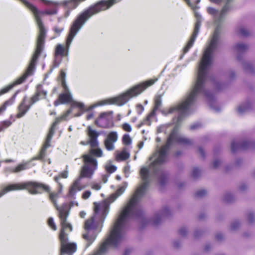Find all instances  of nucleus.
<instances>
[{"label": "nucleus", "mask_w": 255, "mask_h": 255, "mask_svg": "<svg viewBox=\"0 0 255 255\" xmlns=\"http://www.w3.org/2000/svg\"><path fill=\"white\" fill-rule=\"evenodd\" d=\"M220 32L218 28H216L209 45L204 51L199 66L197 79L194 87L186 94L183 100L180 103L170 108H165L161 111V113L166 116L177 112L178 115L175 118L176 125L169 134L166 144L149 158L150 161L152 160L153 158H155L154 160L150 163L149 168L152 171L154 176L158 180L161 186L165 185L168 175L167 172L160 167V165L167 161L168 151L173 142L183 145H191L193 143L192 140L178 134V126L182 122L185 116L188 113L197 96L203 95L211 108L217 112L220 111L219 109L214 107V96L211 92L207 89L209 80H210L216 86V90L218 91L224 89L227 87L225 83H216L214 78L210 77L208 75V69L212 63L213 53L217 47Z\"/></svg>", "instance_id": "1"}, {"label": "nucleus", "mask_w": 255, "mask_h": 255, "mask_svg": "<svg viewBox=\"0 0 255 255\" xmlns=\"http://www.w3.org/2000/svg\"><path fill=\"white\" fill-rule=\"evenodd\" d=\"M140 175L143 183L136 190L127 205L124 208L109 237L101 245L99 249L92 255H104L108 251L109 246L118 247L125 240L126 228L129 219H134L143 222L144 214L139 202L145 194L150 183L149 171L147 167H142Z\"/></svg>", "instance_id": "2"}, {"label": "nucleus", "mask_w": 255, "mask_h": 255, "mask_svg": "<svg viewBox=\"0 0 255 255\" xmlns=\"http://www.w3.org/2000/svg\"><path fill=\"white\" fill-rule=\"evenodd\" d=\"M121 0H101L78 14L71 24L66 39L65 45L64 46L61 44H58L55 47L54 66L55 67H58L61 63L62 58L64 56L67 57L68 56L70 47L73 39L90 17L101 11L110 8L114 4Z\"/></svg>", "instance_id": "3"}, {"label": "nucleus", "mask_w": 255, "mask_h": 255, "mask_svg": "<svg viewBox=\"0 0 255 255\" xmlns=\"http://www.w3.org/2000/svg\"><path fill=\"white\" fill-rule=\"evenodd\" d=\"M88 134L90 137L89 143L91 149L89 150V154L82 156L84 164L82 168L80 176L74 182L69 189L68 196L71 198L73 197L77 191L81 190L84 188L80 183L81 178L84 177L91 178L97 169L98 161L92 156L97 157L103 156V151L99 147V143L98 141V137L99 136L100 133L89 126L88 127Z\"/></svg>", "instance_id": "4"}, {"label": "nucleus", "mask_w": 255, "mask_h": 255, "mask_svg": "<svg viewBox=\"0 0 255 255\" xmlns=\"http://www.w3.org/2000/svg\"><path fill=\"white\" fill-rule=\"evenodd\" d=\"M157 80V78L148 80L131 87L117 97L98 102L88 107H86L83 103L75 102L73 104V106L78 107L80 109V112L76 114L75 117H80L85 112L91 111L97 107L105 105L115 104L120 106H123L130 99L137 96L148 87L152 86Z\"/></svg>", "instance_id": "5"}, {"label": "nucleus", "mask_w": 255, "mask_h": 255, "mask_svg": "<svg viewBox=\"0 0 255 255\" xmlns=\"http://www.w3.org/2000/svg\"><path fill=\"white\" fill-rule=\"evenodd\" d=\"M58 194L59 193H51L49 195V198L58 211V216L61 226L59 238L62 243V251L63 252L65 251V249L69 248L73 252H74L76 251L77 246L75 243L68 242V234L66 232H71L72 227L70 224L67 222V218L69 215L70 208L74 205L77 206L78 203L76 201H71L69 204L64 203L61 207H59L55 200Z\"/></svg>", "instance_id": "6"}, {"label": "nucleus", "mask_w": 255, "mask_h": 255, "mask_svg": "<svg viewBox=\"0 0 255 255\" xmlns=\"http://www.w3.org/2000/svg\"><path fill=\"white\" fill-rule=\"evenodd\" d=\"M95 215L91 219L87 220L85 222V228L87 231V233L83 234V238L86 240V248L89 247L95 241L97 236L98 233H96V230L99 226L100 232L103 226V223L108 213L109 206L106 203L101 204L94 203Z\"/></svg>", "instance_id": "7"}, {"label": "nucleus", "mask_w": 255, "mask_h": 255, "mask_svg": "<svg viewBox=\"0 0 255 255\" xmlns=\"http://www.w3.org/2000/svg\"><path fill=\"white\" fill-rule=\"evenodd\" d=\"M72 108L69 109L67 112L62 115L61 117L56 118L54 122L52 124L51 128H50L49 132L47 135L45 141L41 149L39 154L38 156L34 157L31 158L30 160L27 161H23L21 163L17 165V166L11 171L12 173H18L23 170H25L30 168V167L34 166V164H31V163L33 160H42L45 157L46 154V150L47 148L51 146V140L55 133V130L56 126L62 121L66 120L67 117L71 113Z\"/></svg>", "instance_id": "8"}, {"label": "nucleus", "mask_w": 255, "mask_h": 255, "mask_svg": "<svg viewBox=\"0 0 255 255\" xmlns=\"http://www.w3.org/2000/svg\"><path fill=\"white\" fill-rule=\"evenodd\" d=\"M27 189L32 194L41 193L42 191H49L50 187L46 185L32 181L9 184L0 191V198L8 192Z\"/></svg>", "instance_id": "9"}, {"label": "nucleus", "mask_w": 255, "mask_h": 255, "mask_svg": "<svg viewBox=\"0 0 255 255\" xmlns=\"http://www.w3.org/2000/svg\"><path fill=\"white\" fill-rule=\"evenodd\" d=\"M232 0H226L225 4L220 12L212 7L207 8L208 12L213 16L215 23L218 26L224 21L227 12L231 9L230 3Z\"/></svg>", "instance_id": "10"}, {"label": "nucleus", "mask_w": 255, "mask_h": 255, "mask_svg": "<svg viewBox=\"0 0 255 255\" xmlns=\"http://www.w3.org/2000/svg\"><path fill=\"white\" fill-rule=\"evenodd\" d=\"M195 16L196 18V22L195 25L194 31L187 45L185 46L183 49V54L181 55L180 58V59H182L183 57V55L187 53L189 51V50L192 47L199 33L202 21V16L200 13L197 12L195 13Z\"/></svg>", "instance_id": "11"}, {"label": "nucleus", "mask_w": 255, "mask_h": 255, "mask_svg": "<svg viewBox=\"0 0 255 255\" xmlns=\"http://www.w3.org/2000/svg\"><path fill=\"white\" fill-rule=\"evenodd\" d=\"M255 142L247 140H242L238 142L233 140L231 143V150L233 153H235L240 150H245L254 147Z\"/></svg>", "instance_id": "12"}, {"label": "nucleus", "mask_w": 255, "mask_h": 255, "mask_svg": "<svg viewBox=\"0 0 255 255\" xmlns=\"http://www.w3.org/2000/svg\"><path fill=\"white\" fill-rule=\"evenodd\" d=\"M62 85L65 92L60 94L59 96L58 99L54 102V105L55 106H58L60 103L65 104L69 103L72 100V95L64 80L62 82Z\"/></svg>", "instance_id": "13"}, {"label": "nucleus", "mask_w": 255, "mask_h": 255, "mask_svg": "<svg viewBox=\"0 0 255 255\" xmlns=\"http://www.w3.org/2000/svg\"><path fill=\"white\" fill-rule=\"evenodd\" d=\"M111 117L107 113H102L95 120V124L100 128H109L111 124Z\"/></svg>", "instance_id": "14"}, {"label": "nucleus", "mask_w": 255, "mask_h": 255, "mask_svg": "<svg viewBox=\"0 0 255 255\" xmlns=\"http://www.w3.org/2000/svg\"><path fill=\"white\" fill-rule=\"evenodd\" d=\"M27 97L24 96L17 107L18 113L16 115L17 118L19 119L23 117L31 107V104H30L29 103L27 104Z\"/></svg>", "instance_id": "15"}, {"label": "nucleus", "mask_w": 255, "mask_h": 255, "mask_svg": "<svg viewBox=\"0 0 255 255\" xmlns=\"http://www.w3.org/2000/svg\"><path fill=\"white\" fill-rule=\"evenodd\" d=\"M170 215V212L167 207H165L159 214H157L153 220V225L155 226L159 225L163 217Z\"/></svg>", "instance_id": "16"}, {"label": "nucleus", "mask_w": 255, "mask_h": 255, "mask_svg": "<svg viewBox=\"0 0 255 255\" xmlns=\"http://www.w3.org/2000/svg\"><path fill=\"white\" fill-rule=\"evenodd\" d=\"M162 105V98L160 95H157L155 97L154 107L153 111L147 116V120L149 118H154L155 116V112Z\"/></svg>", "instance_id": "17"}, {"label": "nucleus", "mask_w": 255, "mask_h": 255, "mask_svg": "<svg viewBox=\"0 0 255 255\" xmlns=\"http://www.w3.org/2000/svg\"><path fill=\"white\" fill-rule=\"evenodd\" d=\"M127 187V184L125 183L124 185L120 187L119 188L117 189L116 192L113 194L108 199V202L109 203H112L120 195H121L125 191L126 188Z\"/></svg>", "instance_id": "18"}, {"label": "nucleus", "mask_w": 255, "mask_h": 255, "mask_svg": "<svg viewBox=\"0 0 255 255\" xmlns=\"http://www.w3.org/2000/svg\"><path fill=\"white\" fill-rule=\"evenodd\" d=\"M19 92V90L16 91L11 98L6 101L0 107V115L2 114L6 110L8 106H11L14 103L17 95Z\"/></svg>", "instance_id": "19"}, {"label": "nucleus", "mask_w": 255, "mask_h": 255, "mask_svg": "<svg viewBox=\"0 0 255 255\" xmlns=\"http://www.w3.org/2000/svg\"><path fill=\"white\" fill-rule=\"evenodd\" d=\"M235 50L239 53L238 55L237 56V59L239 61L241 60V57L240 56V54L243 53L248 48V46L243 43H237L234 47Z\"/></svg>", "instance_id": "20"}, {"label": "nucleus", "mask_w": 255, "mask_h": 255, "mask_svg": "<svg viewBox=\"0 0 255 255\" xmlns=\"http://www.w3.org/2000/svg\"><path fill=\"white\" fill-rule=\"evenodd\" d=\"M251 103L247 102L245 103L240 105L238 108V112L240 114H243L246 111H249L251 108Z\"/></svg>", "instance_id": "21"}, {"label": "nucleus", "mask_w": 255, "mask_h": 255, "mask_svg": "<svg viewBox=\"0 0 255 255\" xmlns=\"http://www.w3.org/2000/svg\"><path fill=\"white\" fill-rule=\"evenodd\" d=\"M36 93L39 95L41 99H45L47 95V91L43 89L42 85L38 84L36 89Z\"/></svg>", "instance_id": "22"}, {"label": "nucleus", "mask_w": 255, "mask_h": 255, "mask_svg": "<svg viewBox=\"0 0 255 255\" xmlns=\"http://www.w3.org/2000/svg\"><path fill=\"white\" fill-rule=\"evenodd\" d=\"M129 157V153L124 150L117 155L116 159L117 160H125L128 159Z\"/></svg>", "instance_id": "23"}, {"label": "nucleus", "mask_w": 255, "mask_h": 255, "mask_svg": "<svg viewBox=\"0 0 255 255\" xmlns=\"http://www.w3.org/2000/svg\"><path fill=\"white\" fill-rule=\"evenodd\" d=\"M68 177V171H64V172H62L59 176H56L54 177V180L55 182H56L59 184V186L60 188L59 192H61V189L62 188V185L59 182V180L61 177L66 178Z\"/></svg>", "instance_id": "24"}, {"label": "nucleus", "mask_w": 255, "mask_h": 255, "mask_svg": "<svg viewBox=\"0 0 255 255\" xmlns=\"http://www.w3.org/2000/svg\"><path fill=\"white\" fill-rule=\"evenodd\" d=\"M108 140L115 143L118 140V133L116 131H112L110 132L107 138Z\"/></svg>", "instance_id": "25"}, {"label": "nucleus", "mask_w": 255, "mask_h": 255, "mask_svg": "<svg viewBox=\"0 0 255 255\" xmlns=\"http://www.w3.org/2000/svg\"><path fill=\"white\" fill-rule=\"evenodd\" d=\"M115 143L106 139L104 141V144L107 150L108 151L113 150L115 149Z\"/></svg>", "instance_id": "26"}, {"label": "nucleus", "mask_w": 255, "mask_h": 255, "mask_svg": "<svg viewBox=\"0 0 255 255\" xmlns=\"http://www.w3.org/2000/svg\"><path fill=\"white\" fill-rule=\"evenodd\" d=\"M12 124V122L9 120H5L0 123V132L4 130L9 127Z\"/></svg>", "instance_id": "27"}, {"label": "nucleus", "mask_w": 255, "mask_h": 255, "mask_svg": "<svg viewBox=\"0 0 255 255\" xmlns=\"http://www.w3.org/2000/svg\"><path fill=\"white\" fill-rule=\"evenodd\" d=\"M123 143L124 144L128 145L131 144L132 140L130 136L128 134H125L123 135L122 138Z\"/></svg>", "instance_id": "28"}, {"label": "nucleus", "mask_w": 255, "mask_h": 255, "mask_svg": "<svg viewBox=\"0 0 255 255\" xmlns=\"http://www.w3.org/2000/svg\"><path fill=\"white\" fill-rule=\"evenodd\" d=\"M243 66L245 70L250 73L254 72L253 67L252 65L248 62H244L243 63Z\"/></svg>", "instance_id": "29"}, {"label": "nucleus", "mask_w": 255, "mask_h": 255, "mask_svg": "<svg viewBox=\"0 0 255 255\" xmlns=\"http://www.w3.org/2000/svg\"><path fill=\"white\" fill-rule=\"evenodd\" d=\"M64 30V27H59L57 25L54 26L52 28V30L54 31L55 34H56V36H59Z\"/></svg>", "instance_id": "30"}, {"label": "nucleus", "mask_w": 255, "mask_h": 255, "mask_svg": "<svg viewBox=\"0 0 255 255\" xmlns=\"http://www.w3.org/2000/svg\"><path fill=\"white\" fill-rule=\"evenodd\" d=\"M59 239H60L59 238ZM60 244H61V247H60V255H62L63 254H68V255H72L74 253H75L76 252L74 251V252H73L71 250H70L69 248H68L67 249H65V251H62V243H61V240H60Z\"/></svg>", "instance_id": "31"}, {"label": "nucleus", "mask_w": 255, "mask_h": 255, "mask_svg": "<svg viewBox=\"0 0 255 255\" xmlns=\"http://www.w3.org/2000/svg\"><path fill=\"white\" fill-rule=\"evenodd\" d=\"M40 96L38 95L36 92L35 95H34L30 99V101L29 103L30 104H31V106L33 105L34 104H35L36 102L38 101L39 99L41 98L39 97Z\"/></svg>", "instance_id": "32"}, {"label": "nucleus", "mask_w": 255, "mask_h": 255, "mask_svg": "<svg viewBox=\"0 0 255 255\" xmlns=\"http://www.w3.org/2000/svg\"><path fill=\"white\" fill-rule=\"evenodd\" d=\"M169 126V125H162L157 128V132L158 133L164 132L166 133L167 132V129Z\"/></svg>", "instance_id": "33"}, {"label": "nucleus", "mask_w": 255, "mask_h": 255, "mask_svg": "<svg viewBox=\"0 0 255 255\" xmlns=\"http://www.w3.org/2000/svg\"><path fill=\"white\" fill-rule=\"evenodd\" d=\"M234 196L231 193H227L224 196V200L226 202L230 203L233 201Z\"/></svg>", "instance_id": "34"}, {"label": "nucleus", "mask_w": 255, "mask_h": 255, "mask_svg": "<svg viewBox=\"0 0 255 255\" xmlns=\"http://www.w3.org/2000/svg\"><path fill=\"white\" fill-rule=\"evenodd\" d=\"M48 224L49 226L54 231L56 230L57 227L54 222V220L52 218H49L48 220Z\"/></svg>", "instance_id": "35"}, {"label": "nucleus", "mask_w": 255, "mask_h": 255, "mask_svg": "<svg viewBox=\"0 0 255 255\" xmlns=\"http://www.w3.org/2000/svg\"><path fill=\"white\" fill-rule=\"evenodd\" d=\"M200 170L197 168H194L193 169L192 176L194 178H198L200 175Z\"/></svg>", "instance_id": "36"}, {"label": "nucleus", "mask_w": 255, "mask_h": 255, "mask_svg": "<svg viewBox=\"0 0 255 255\" xmlns=\"http://www.w3.org/2000/svg\"><path fill=\"white\" fill-rule=\"evenodd\" d=\"M239 32L242 36L245 37L248 36L250 35L249 32L245 27L240 28Z\"/></svg>", "instance_id": "37"}, {"label": "nucleus", "mask_w": 255, "mask_h": 255, "mask_svg": "<svg viewBox=\"0 0 255 255\" xmlns=\"http://www.w3.org/2000/svg\"><path fill=\"white\" fill-rule=\"evenodd\" d=\"M207 194L206 190L201 189L197 191L195 193V196L197 197H202Z\"/></svg>", "instance_id": "38"}, {"label": "nucleus", "mask_w": 255, "mask_h": 255, "mask_svg": "<svg viewBox=\"0 0 255 255\" xmlns=\"http://www.w3.org/2000/svg\"><path fill=\"white\" fill-rule=\"evenodd\" d=\"M152 118H149L148 120H147V116L146 117V119L145 120H144L143 121V122H142L140 124H139L137 127L138 128H140L142 126H143V125H147L148 126H150V124H151V122H150V120Z\"/></svg>", "instance_id": "39"}, {"label": "nucleus", "mask_w": 255, "mask_h": 255, "mask_svg": "<svg viewBox=\"0 0 255 255\" xmlns=\"http://www.w3.org/2000/svg\"><path fill=\"white\" fill-rule=\"evenodd\" d=\"M136 110L138 115H141L144 111V107L141 104H137L136 106Z\"/></svg>", "instance_id": "40"}, {"label": "nucleus", "mask_w": 255, "mask_h": 255, "mask_svg": "<svg viewBox=\"0 0 255 255\" xmlns=\"http://www.w3.org/2000/svg\"><path fill=\"white\" fill-rule=\"evenodd\" d=\"M117 169L116 166L111 165L106 167L107 171L110 173L114 172Z\"/></svg>", "instance_id": "41"}, {"label": "nucleus", "mask_w": 255, "mask_h": 255, "mask_svg": "<svg viewBox=\"0 0 255 255\" xmlns=\"http://www.w3.org/2000/svg\"><path fill=\"white\" fill-rule=\"evenodd\" d=\"M178 233H179V235H180L181 236L184 237V236H185L186 235L187 233V229L185 228L182 227V228H181L179 230Z\"/></svg>", "instance_id": "42"}, {"label": "nucleus", "mask_w": 255, "mask_h": 255, "mask_svg": "<svg viewBox=\"0 0 255 255\" xmlns=\"http://www.w3.org/2000/svg\"><path fill=\"white\" fill-rule=\"evenodd\" d=\"M123 129L127 131L130 132L131 131V126L128 123H125L123 125Z\"/></svg>", "instance_id": "43"}, {"label": "nucleus", "mask_w": 255, "mask_h": 255, "mask_svg": "<svg viewBox=\"0 0 255 255\" xmlns=\"http://www.w3.org/2000/svg\"><path fill=\"white\" fill-rule=\"evenodd\" d=\"M239 222L238 221H235L232 223L231 228L232 230H235L239 228Z\"/></svg>", "instance_id": "44"}, {"label": "nucleus", "mask_w": 255, "mask_h": 255, "mask_svg": "<svg viewBox=\"0 0 255 255\" xmlns=\"http://www.w3.org/2000/svg\"><path fill=\"white\" fill-rule=\"evenodd\" d=\"M91 194V193L90 191H86L83 193L82 197L84 199H87L90 196Z\"/></svg>", "instance_id": "45"}, {"label": "nucleus", "mask_w": 255, "mask_h": 255, "mask_svg": "<svg viewBox=\"0 0 255 255\" xmlns=\"http://www.w3.org/2000/svg\"><path fill=\"white\" fill-rule=\"evenodd\" d=\"M101 188V186L100 183H94L92 185V188L96 190H99Z\"/></svg>", "instance_id": "46"}, {"label": "nucleus", "mask_w": 255, "mask_h": 255, "mask_svg": "<svg viewBox=\"0 0 255 255\" xmlns=\"http://www.w3.org/2000/svg\"><path fill=\"white\" fill-rule=\"evenodd\" d=\"M201 124L199 123L193 124L190 126L191 129H196L201 127Z\"/></svg>", "instance_id": "47"}, {"label": "nucleus", "mask_w": 255, "mask_h": 255, "mask_svg": "<svg viewBox=\"0 0 255 255\" xmlns=\"http://www.w3.org/2000/svg\"><path fill=\"white\" fill-rule=\"evenodd\" d=\"M248 221L250 223H252L254 221V215L253 213H250L248 217Z\"/></svg>", "instance_id": "48"}, {"label": "nucleus", "mask_w": 255, "mask_h": 255, "mask_svg": "<svg viewBox=\"0 0 255 255\" xmlns=\"http://www.w3.org/2000/svg\"><path fill=\"white\" fill-rule=\"evenodd\" d=\"M220 164V161L219 160H215L213 162V166L214 168H216L219 167Z\"/></svg>", "instance_id": "49"}, {"label": "nucleus", "mask_w": 255, "mask_h": 255, "mask_svg": "<svg viewBox=\"0 0 255 255\" xmlns=\"http://www.w3.org/2000/svg\"><path fill=\"white\" fill-rule=\"evenodd\" d=\"M199 151L202 158H204L205 157V152L203 149L201 147H199Z\"/></svg>", "instance_id": "50"}, {"label": "nucleus", "mask_w": 255, "mask_h": 255, "mask_svg": "<svg viewBox=\"0 0 255 255\" xmlns=\"http://www.w3.org/2000/svg\"><path fill=\"white\" fill-rule=\"evenodd\" d=\"M180 243L178 241H175L173 243L174 246L175 248H178L180 246Z\"/></svg>", "instance_id": "51"}, {"label": "nucleus", "mask_w": 255, "mask_h": 255, "mask_svg": "<svg viewBox=\"0 0 255 255\" xmlns=\"http://www.w3.org/2000/svg\"><path fill=\"white\" fill-rule=\"evenodd\" d=\"M71 10H69V9H67V10H66V11L64 13V16H65V18H66L68 16H69V15L70 14V12H71Z\"/></svg>", "instance_id": "52"}, {"label": "nucleus", "mask_w": 255, "mask_h": 255, "mask_svg": "<svg viewBox=\"0 0 255 255\" xmlns=\"http://www.w3.org/2000/svg\"><path fill=\"white\" fill-rule=\"evenodd\" d=\"M131 252V250L129 249H127L125 250L124 255H129Z\"/></svg>", "instance_id": "53"}, {"label": "nucleus", "mask_w": 255, "mask_h": 255, "mask_svg": "<svg viewBox=\"0 0 255 255\" xmlns=\"http://www.w3.org/2000/svg\"><path fill=\"white\" fill-rule=\"evenodd\" d=\"M14 168H13V167H6V168H4V171H5V172L8 171V172H12V171H11V170H12V169H14Z\"/></svg>", "instance_id": "54"}, {"label": "nucleus", "mask_w": 255, "mask_h": 255, "mask_svg": "<svg viewBox=\"0 0 255 255\" xmlns=\"http://www.w3.org/2000/svg\"><path fill=\"white\" fill-rule=\"evenodd\" d=\"M211 2L215 3H220L222 1V0H209Z\"/></svg>", "instance_id": "55"}, {"label": "nucleus", "mask_w": 255, "mask_h": 255, "mask_svg": "<svg viewBox=\"0 0 255 255\" xmlns=\"http://www.w3.org/2000/svg\"><path fill=\"white\" fill-rule=\"evenodd\" d=\"M216 238L218 240H221L223 239V235L221 234H218L216 236Z\"/></svg>", "instance_id": "56"}, {"label": "nucleus", "mask_w": 255, "mask_h": 255, "mask_svg": "<svg viewBox=\"0 0 255 255\" xmlns=\"http://www.w3.org/2000/svg\"><path fill=\"white\" fill-rule=\"evenodd\" d=\"M201 233V232L200 231H196L194 233V236L195 237H198Z\"/></svg>", "instance_id": "57"}, {"label": "nucleus", "mask_w": 255, "mask_h": 255, "mask_svg": "<svg viewBox=\"0 0 255 255\" xmlns=\"http://www.w3.org/2000/svg\"><path fill=\"white\" fill-rule=\"evenodd\" d=\"M93 116H94L93 114H92V113L88 114L87 116V118H86L87 120H90L91 119H92L93 118Z\"/></svg>", "instance_id": "58"}, {"label": "nucleus", "mask_w": 255, "mask_h": 255, "mask_svg": "<svg viewBox=\"0 0 255 255\" xmlns=\"http://www.w3.org/2000/svg\"><path fill=\"white\" fill-rule=\"evenodd\" d=\"M143 141H140L138 144V148L139 149H140L141 148H142L143 146Z\"/></svg>", "instance_id": "59"}, {"label": "nucleus", "mask_w": 255, "mask_h": 255, "mask_svg": "<svg viewBox=\"0 0 255 255\" xmlns=\"http://www.w3.org/2000/svg\"><path fill=\"white\" fill-rule=\"evenodd\" d=\"M2 162H4L5 163H9V162H14V161L12 159H5V160H3Z\"/></svg>", "instance_id": "60"}, {"label": "nucleus", "mask_w": 255, "mask_h": 255, "mask_svg": "<svg viewBox=\"0 0 255 255\" xmlns=\"http://www.w3.org/2000/svg\"><path fill=\"white\" fill-rule=\"evenodd\" d=\"M85 215H86V213L83 211H82L80 213V216L81 218H84Z\"/></svg>", "instance_id": "61"}, {"label": "nucleus", "mask_w": 255, "mask_h": 255, "mask_svg": "<svg viewBox=\"0 0 255 255\" xmlns=\"http://www.w3.org/2000/svg\"><path fill=\"white\" fill-rule=\"evenodd\" d=\"M129 170V167L128 166H126L125 167V172L128 171Z\"/></svg>", "instance_id": "62"}, {"label": "nucleus", "mask_w": 255, "mask_h": 255, "mask_svg": "<svg viewBox=\"0 0 255 255\" xmlns=\"http://www.w3.org/2000/svg\"><path fill=\"white\" fill-rule=\"evenodd\" d=\"M209 249H210L209 246L208 245H207L205 247V250L207 251L209 250Z\"/></svg>", "instance_id": "63"}, {"label": "nucleus", "mask_w": 255, "mask_h": 255, "mask_svg": "<svg viewBox=\"0 0 255 255\" xmlns=\"http://www.w3.org/2000/svg\"><path fill=\"white\" fill-rule=\"evenodd\" d=\"M181 154V151H177L176 153V154L177 156H178L179 155H180Z\"/></svg>", "instance_id": "64"}]
</instances>
